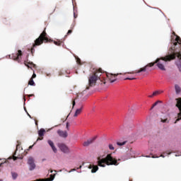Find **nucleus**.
I'll return each instance as SVG.
<instances>
[{
    "mask_svg": "<svg viewBox=\"0 0 181 181\" xmlns=\"http://www.w3.org/2000/svg\"><path fill=\"white\" fill-rule=\"evenodd\" d=\"M54 43L56 45V46H62V43L63 42L60 40H57V41H54Z\"/></svg>",
    "mask_w": 181,
    "mask_h": 181,
    "instance_id": "nucleus-21",
    "label": "nucleus"
},
{
    "mask_svg": "<svg viewBox=\"0 0 181 181\" xmlns=\"http://www.w3.org/2000/svg\"><path fill=\"white\" fill-rule=\"evenodd\" d=\"M160 156L161 158H165V156H163V154H161Z\"/></svg>",
    "mask_w": 181,
    "mask_h": 181,
    "instance_id": "nucleus-42",
    "label": "nucleus"
},
{
    "mask_svg": "<svg viewBox=\"0 0 181 181\" xmlns=\"http://www.w3.org/2000/svg\"><path fill=\"white\" fill-rule=\"evenodd\" d=\"M166 153H167L168 155H170V153H172V152H170V151H167Z\"/></svg>",
    "mask_w": 181,
    "mask_h": 181,
    "instance_id": "nucleus-38",
    "label": "nucleus"
},
{
    "mask_svg": "<svg viewBox=\"0 0 181 181\" xmlns=\"http://www.w3.org/2000/svg\"><path fill=\"white\" fill-rule=\"evenodd\" d=\"M28 85L29 86H35V81H33V79L30 78V81H28Z\"/></svg>",
    "mask_w": 181,
    "mask_h": 181,
    "instance_id": "nucleus-23",
    "label": "nucleus"
},
{
    "mask_svg": "<svg viewBox=\"0 0 181 181\" xmlns=\"http://www.w3.org/2000/svg\"><path fill=\"white\" fill-rule=\"evenodd\" d=\"M175 91L177 94H179V93H180V86H179L178 85H175Z\"/></svg>",
    "mask_w": 181,
    "mask_h": 181,
    "instance_id": "nucleus-20",
    "label": "nucleus"
},
{
    "mask_svg": "<svg viewBox=\"0 0 181 181\" xmlns=\"http://www.w3.org/2000/svg\"><path fill=\"white\" fill-rule=\"evenodd\" d=\"M45 132H46V130H45V129H40V131H38V135L40 137L37 138V141H42V139H43Z\"/></svg>",
    "mask_w": 181,
    "mask_h": 181,
    "instance_id": "nucleus-11",
    "label": "nucleus"
},
{
    "mask_svg": "<svg viewBox=\"0 0 181 181\" xmlns=\"http://www.w3.org/2000/svg\"><path fill=\"white\" fill-rule=\"evenodd\" d=\"M130 181H132V180H130Z\"/></svg>",
    "mask_w": 181,
    "mask_h": 181,
    "instance_id": "nucleus-52",
    "label": "nucleus"
},
{
    "mask_svg": "<svg viewBox=\"0 0 181 181\" xmlns=\"http://www.w3.org/2000/svg\"><path fill=\"white\" fill-rule=\"evenodd\" d=\"M28 117H30V115H28Z\"/></svg>",
    "mask_w": 181,
    "mask_h": 181,
    "instance_id": "nucleus-48",
    "label": "nucleus"
},
{
    "mask_svg": "<svg viewBox=\"0 0 181 181\" xmlns=\"http://www.w3.org/2000/svg\"><path fill=\"white\" fill-rule=\"evenodd\" d=\"M98 165L101 168H105V165L110 166L111 165H115V166H117L119 165L117 158H114L112 154H107L105 158H98Z\"/></svg>",
    "mask_w": 181,
    "mask_h": 181,
    "instance_id": "nucleus-3",
    "label": "nucleus"
},
{
    "mask_svg": "<svg viewBox=\"0 0 181 181\" xmlns=\"http://www.w3.org/2000/svg\"><path fill=\"white\" fill-rule=\"evenodd\" d=\"M50 173H53V170H50Z\"/></svg>",
    "mask_w": 181,
    "mask_h": 181,
    "instance_id": "nucleus-45",
    "label": "nucleus"
},
{
    "mask_svg": "<svg viewBox=\"0 0 181 181\" xmlns=\"http://www.w3.org/2000/svg\"><path fill=\"white\" fill-rule=\"evenodd\" d=\"M97 170H98V165H93V167L91 170V173H95V172H97Z\"/></svg>",
    "mask_w": 181,
    "mask_h": 181,
    "instance_id": "nucleus-18",
    "label": "nucleus"
},
{
    "mask_svg": "<svg viewBox=\"0 0 181 181\" xmlns=\"http://www.w3.org/2000/svg\"><path fill=\"white\" fill-rule=\"evenodd\" d=\"M28 117H30V115H28Z\"/></svg>",
    "mask_w": 181,
    "mask_h": 181,
    "instance_id": "nucleus-50",
    "label": "nucleus"
},
{
    "mask_svg": "<svg viewBox=\"0 0 181 181\" xmlns=\"http://www.w3.org/2000/svg\"><path fill=\"white\" fill-rule=\"evenodd\" d=\"M74 18L76 19V18H77V14H76L75 12H74Z\"/></svg>",
    "mask_w": 181,
    "mask_h": 181,
    "instance_id": "nucleus-36",
    "label": "nucleus"
},
{
    "mask_svg": "<svg viewBox=\"0 0 181 181\" xmlns=\"http://www.w3.org/2000/svg\"><path fill=\"white\" fill-rule=\"evenodd\" d=\"M35 124L37 125V122H35Z\"/></svg>",
    "mask_w": 181,
    "mask_h": 181,
    "instance_id": "nucleus-46",
    "label": "nucleus"
},
{
    "mask_svg": "<svg viewBox=\"0 0 181 181\" xmlns=\"http://www.w3.org/2000/svg\"><path fill=\"white\" fill-rule=\"evenodd\" d=\"M25 66H26L28 69H32L28 64H27L26 62H24Z\"/></svg>",
    "mask_w": 181,
    "mask_h": 181,
    "instance_id": "nucleus-32",
    "label": "nucleus"
},
{
    "mask_svg": "<svg viewBox=\"0 0 181 181\" xmlns=\"http://www.w3.org/2000/svg\"><path fill=\"white\" fill-rule=\"evenodd\" d=\"M49 37H47V33H46V28L42 31V33L40 35L38 38L35 40L33 47H31V53L33 54L35 53V47L36 46H40V45H43V42L47 43L49 42Z\"/></svg>",
    "mask_w": 181,
    "mask_h": 181,
    "instance_id": "nucleus-4",
    "label": "nucleus"
},
{
    "mask_svg": "<svg viewBox=\"0 0 181 181\" xmlns=\"http://www.w3.org/2000/svg\"><path fill=\"white\" fill-rule=\"evenodd\" d=\"M125 144H127V141H123V142L117 141V145H118L119 146H123V145H125Z\"/></svg>",
    "mask_w": 181,
    "mask_h": 181,
    "instance_id": "nucleus-22",
    "label": "nucleus"
},
{
    "mask_svg": "<svg viewBox=\"0 0 181 181\" xmlns=\"http://www.w3.org/2000/svg\"><path fill=\"white\" fill-rule=\"evenodd\" d=\"M28 117H30V115H28Z\"/></svg>",
    "mask_w": 181,
    "mask_h": 181,
    "instance_id": "nucleus-49",
    "label": "nucleus"
},
{
    "mask_svg": "<svg viewBox=\"0 0 181 181\" xmlns=\"http://www.w3.org/2000/svg\"><path fill=\"white\" fill-rule=\"evenodd\" d=\"M59 149L64 152V153H69V147L66 144H59Z\"/></svg>",
    "mask_w": 181,
    "mask_h": 181,
    "instance_id": "nucleus-10",
    "label": "nucleus"
},
{
    "mask_svg": "<svg viewBox=\"0 0 181 181\" xmlns=\"http://www.w3.org/2000/svg\"><path fill=\"white\" fill-rule=\"evenodd\" d=\"M103 74V77H104V80L107 82V79H105V77H107V80L110 82V83H114L115 81H117V76H119V74Z\"/></svg>",
    "mask_w": 181,
    "mask_h": 181,
    "instance_id": "nucleus-5",
    "label": "nucleus"
},
{
    "mask_svg": "<svg viewBox=\"0 0 181 181\" xmlns=\"http://www.w3.org/2000/svg\"><path fill=\"white\" fill-rule=\"evenodd\" d=\"M153 158H156V157H155V156H153Z\"/></svg>",
    "mask_w": 181,
    "mask_h": 181,
    "instance_id": "nucleus-51",
    "label": "nucleus"
},
{
    "mask_svg": "<svg viewBox=\"0 0 181 181\" xmlns=\"http://www.w3.org/2000/svg\"><path fill=\"white\" fill-rule=\"evenodd\" d=\"M32 148H33V146H29V149H32Z\"/></svg>",
    "mask_w": 181,
    "mask_h": 181,
    "instance_id": "nucleus-41",
    "label": "nucleus"
},
{
    "mask_svg": "<svg viewBox=\"0 0 181 181\" xmlns=\"http://www.w3.org/2000/svg\"><path fill=\"white\" fill-rule=\"evenodd\" d=\"M82 166L80 165L79 168H78L77 169H81Z\"/></svg>",
    "mask_w": 181,
    "mask_h": 181,
    "instance_id": "nucleus-43",
    "label": "nucleus"
},
{
    "mask_svg": "<svg viewBox=\"0 0 181 181\" xmlns=\"http://www.w3.org/2000/svg\"><path fill=\"white\" fill-rule=\"evenodd\" d=\"M0 181H2V180H0Z\"/></svg>",
    "mask_w": 181,
    "mask_h": 181,
    "instance_id": "nucleus-53",
    "label": "nucleus"
},
{
    "mask_svg": "<svg viewBox=\"0 0 181 181\" xmlns=\"http://www.w3.org/2000/svg\"><path fill=\"white\" fill-rule=\"evenodd\" d=\"M72 105H73V108L74 107V105H76V101L75 100H74L73 102H72Z\"/></svg>",
    "mask_w": 181,
    "mask_h": 181,
    "instance_id": "nucleus-35",
    "label": "nucleus"
},
{
    "mask_svg": "<svg viewBox=\"0 0 181 181\" xmlns=\"http://www.w3.org/2000/svg\"><path fill=\"white\" fill-rule=\"evenodd\" d=\"M175 64L177 66V68L179 69V71H181V61L179 60V61L176 62Z\"/></svg>",
    "mask_w": 181,
    "mask_h": 181,
    "instance_id": "nucleus-19",
    "label": "nucleus"
},
{
    "mask_svg": "<svg viewBox=\"0 0 181 181\" xmlns=\"http://www.w3.org/2000/svg\"><path fill=\"white\" fill-rule=\"evenodd\" d=\"M163 93V90H156L153 93L152 95H148L149 98H153V97H155L156 95H159V94H162Z\"/></svg>",
    "mask_w": 181,
    "mask_h": 181,
    "instance_id": "nucleus-15",
    "label": "nucleus"
},
{
    "mask_svg": "<svg viewBox=\"0 0 181 181\" xmlns=\"http://www.w3.org/2000/svg\"><path fill=\"white\" fill-rule=\"evenodd\" d=\"M109 149H110V151H114L115 148H114V146H112V144H109Z\"/></svg>",
    "mask_w": 181,
    "mask_h": 181,
    "instance_id": "nucleus-29",
    "label": "nucleus"
},
{
    "mask_svg": "<svg viewBox=\"0 0 181 181\" xmlns=\"http://www.w3.org/2000/svg\"><path fill=\"white\" fill-rule=\"evenodd\" d=\"M175 57V55L170 54L165 57L158 58L154 62L148 63L145 66L141 67L138 70L133 71L132 72H126L124 73V74H141V73H145V71H146V70H148L149 67H153L156 64L160 70L165 71L166 69L165 68V65H163V63H162L160 60H162L163 62H170V60H173Z\"/></svg>",
    "mask_w": 181,
    "mask_h": 181,
    "instance_id": "nucleus-1",
    "label": "nucleus"
},
{
    "mask_svg": "<svg viewBox=\"0 0 181 181\" xmlns=\"http://www.w3.org/2000/svg\"><path fill=\"white\" fill-rule=\"evenodd\" d=\"M13 179H16L18 177V174L16 173H12Z\"/></svg>",
    "mask_w": 181,
    "mask_h": 181,
    "instance_id": "nucleus-26",
    "label": "nucleus"
},
{
    "mask_svg": "<svg viewBox=\"0 0 181 181\" xmlns=\"http://www.w3.org/2000/svg\"><path fill=\"white\" fill-rule=\"evenodd\" d=\"M95 139H97V136L88 139L86 141L83 142V146H90V145H91V144H93V142H94Z\"/></svg>",
    "mask_w": 181,
    "mask_h": 181,
    "instance_id": "nucleus-8",
    "label": "nucleus"
},
{
    "mask_svg": "<svg viewBox=\"0 0 181 181\" xmlns=\"http://www.w3.org/2000/svg\"><path fill=\"white\" fill-rule=\"evenodd\" d=\"M47 142L49 146H51L53 152H54V153H57V148L54 146V143H53L52 140H48Z\"/></svg>",
    "mask_w": 181,
    "mask_h": 181,
    "instance_id": "nucleus-14",
    "label": "nucleus"
},
{
    "mask_svg": "<svg viewBox=\"0 0 181 181\" xmlns=\"http://www.w3.org/2000/svg\"><path fill=\"white\" fill-rule=\"evenodd\" d=\"M71 33H73V30H68L66 35H65V37L69 36V35H71Z\"/></svg>",
    "mask_w": 181,
    "mask_h": 181,
    "instance_id": "nucleus-28",
    "label": "nucleus"
},
{
    "mask_svg": "<svg viewBox=\"0 0 181 181\" xmlns=\"http://www.w3.org/2000/svg\"><path fill=\"white\" fill-rule=\"evenodd\" d=\"M160 103V100L156 101L154 104H153V106L151 107V110L154 107H156L157 104H159Z\"/></svg>",
    "mask_w": 181,
    "mask_h": 181,
    "instance_id": "nucleus-27",
    "label": "nucleus"
},
{
    "mask_svg": "<svg viewBox=\"0 0 181 181\" xmlns=\"http://www.w3.org/2000/svg\"><path fill=\"white\" fill-rule=\"evenodd\" d=\"M146 158H149V156H146Z\"/></svg>",
    "mask_w": 181,
    "mask_h": 181,
    "instance_id": "nucleus-47",
    "label": "nucleus"
},
{
    "mask_svg": "<svg viewBox=\"0 0 181 181\" xmlns=\"http://www.w3.org/2000/svg\"><path fill=\"white\" fill-rule=\"evenodd\" d=\"M124 80H136V78H126Z\"/></svg>",
    "mask_w": 181,
    "mask_h": 181,
    "instance_id": "nucleus-31",
    "label": "nucleus"
},
{
    "mask_svg": "<svg viewBox=\"0 0 181 181\" xmlns=\"http://www.w3.org/2000/svg\"><path fill=\"white\" fill-rule=\"evenodd\" d=\"M81 111H83V105H81V107L77 109L74 115V117H78L81 114Z\"/></svg>",
    "mask_w": 181,
    "mask_h": 181,
    "instance_id": "nucleus-16",
    "label": "nucleus"
},
{
    "mask_svg": "<svg viewBox=\"0 0 181 181\" xmlns=\"http://www.w3.org/2000/svg\"><path fill=\"white\" fill-rule=\"evenodd\" d=\"M99 81V84H105L106 81L104 79V74H103V69H99L95 70L89 75L88 77V86L86 87V90H90V87H94L97 84V81Z\"/></svg>",
    "mask_w": 181,
    "mask_h": 181,
    "instance_id": "nucleus-2",
    "label": "nucleus"
},
{
    "mask_svg": "<svg viewBox=\"0 0 181 181\" xmlns=\"http://www.w3.org/2000/svg\"><path fill=\"white\" fill-rule=\"evenodd\" d=\"M18 148H21V145L18 144L16 146V151L15 153H13V160H17V159H22V158H19L18 156H15V155H16V152L18 151Z\"/></svg>",
    "mask_w": 181,
    "mask_h": 181,
    "instance_id": "nucleus-17",
    "label": "nucleus"
},
{
    "mask_svg": "<svg viewBox=\"0 0 181 181\" xmlns=\"http://www.w3.org/2000/svg\"><path fill=\"white\" fill-rule=\"evenodd\" d=\"M173 35H176V33H175V32H173Z\"/></svg>",
    "mask_w": 181,
    "mask_h": 181,
    "instance_id": "nucleus-44",
    "label": "nucleus"
},
{
    "mask_svg": "<svg viewBox=\"0 0 181 181\" xmlns=\"http://www.w3.org/2000/svg\"><path fill=\"white\" fill-rule=\"evenodd\" d=\"M70 126V124H69V122L66 123V129L69 130V127Z\"/></svg>",
    "mask_w": 181,
    "mask_h": 181,
    "instance_id": "nucleus-34",
    "label": "nucleus"
},
{
    "mask_svg": "<svg viewBox=\"0 0 181 181\" xmlns=\"http://www.w3.org/2000/svg\"><path fill=\"white\" fill-rule=\"evenodd\" d=\"M177 108L180 111L177 116L178 117L177 121H180L181 119V98H177Z\"/></svg>",
    "mask_w": 181,
    "mask_h": 181,
    "instance_id": "nucleus-9",
    "label": "nucleus"
},
{
    "mask_svg": "<svg viewBox=\"0 0 181 181\" xmlns=\"http://www.w3.org/2000/svg\"><path fill=\"white\" fill-rule=\"evenodd\" d=\"M80 62H81L80 59H77V63H80Z\"/></svg>",
    "mask_w": 181,
    "mask_h": 181,
    "instance_id": "nucleus-40",
    "label": "nucleus"
},
{
    "mask_svg": "<svg viewBox=\"0 0 181 181\" xmlns=\"http://www.w3.org/2000/svg\"><path fill=\"white\" fill-rule=\"evenodd\" d=\"M57 134H58V135H59V136H62V138H67V136L69 135L67 134V132L62 131V130H58Z\"/></svg>",
    "mask_w": 181,
    "mask_h": 181,
    "instance_id": "nucleus-13",
    "label": "nucleus"
},
{
    "mask_svg": "<svg viewBox=\"0 0 181 181\" xmlns=\"http://www.w3.org/2000/svg\"><path fill=\"white\" fill-rule=\"evenodd\" d=\"M28 165H29V170H34L36 168V164H35V160L33 158L30 157L28 160Z\"/></svg>",
    "mask_w": 181,
    "mask_h": 181,
    "instance_id": "nucleus-7",
    "label": "nucleus"
},
{
    "mask_svg": "<svg viewBox=\"0 0 181 181\" xmlns=\"http://www.w3.org/2000/svg\"><path fill=\"white\" fill-rule=\"evenodd\" d=\"M74 171H76V168L71 169V170L69 171V173H70L71 172H74Z\"/></svg>",
    "mask_w": 181,
    "mask_h": 181,
    "instance_id": "nucleus-37",
    "label": "nucleus"
},
{
    "mask_svg": "<svg viewBox=\"0 0 181 181\" xmlns=\"http://www.w3.org/2000/svg\"><path fill=\"white\" fill-rule=\"evenodd\" d=\"M28 64H30L33 67H36V64H33V62H28Z\"/></svg>",
    "mask_w": 181,
    "mask_h": 181,
    "instance_id": "nucleus-30",
    "label": "nucleus"
},
{
    "mask_svg": "<svg viewBox=\"0 0 181 181\" xmlns=\"http://www.w3.org/2000/svg\"><path fill=\"white\" fill-rule=\"evenodd\" d=\"M33 95H33V94L28 95V97H33Z\"/></svg>",
    "mask_w": 181,
    "mask_h": 181,
    "instance_id": "nucleus-39",
    "label": "nucleus"
},
{
    "mask_svg": "<svg viewBox=\"0 0 181 181\" xmlns=\"http://www.w3.org/2000/svg\"><path fill=\"white\" fill-rule=\"evenodd\" d=\"M8 160H4L2 163H0V168H2L5 163H7Z\"/></svg>",
    "mask_w": 181,
    "mask_h": 181,
    "instance_id": "nucleus-25",
    "label": "nucleus"
},
{
    "mask_svg": "<svg viewBox=\"0 0 181 181\" xmlns=\"http://www.w3.org/2000/svg\"><path fill=\"white\" fill-rule=\"evenodd\" d=\"M31 78H32V79L36 78V74L33 73V74Z\"/></svg>",
    "mask_w": 181,
    "mask_h": 181,
    "instance_id": "nucleus-33",
    "label": "nucleus"
},
{
    "mask_svg": "<svg viewBox=\"0 0 181 181\" xmlns=\"http://www.w3.org/2000/svg\"><path fill=\"white\" fill-rule=\"evenodd\" d=\"M176 37L175 39V40L173 42V46L174 47V50H176V49H177V47H176V46H179L180 50H181V39H180V37L177 36V35H175ZM178 59H180V60H181V54L179 53L178 54Z\"/></svg>",
    "mask_w": 181,
    "mask_h": 181,
    "instance_id": "nucleus-6",
    "label": "nucleus"
},
{
    "mask_svg": "<svg viewBox=\"0 0 181 181\" xmlns=\"http://www.w3.org/2000/svg\"><path fill=\"white\" fill-rule=\"evenodd\" d=\"M160 121L163 123H166V122L168 123L169 122V120L168 119V118H165V119L161 118Z\"/></svg>",
    "mask_w": 181,
    "mask_h": 181,
    "instance_id": "nucleus-24",
    "label": "nucleus"
},
{
    "mask_svg": "<svg viewBox=\"0 0 181 181\" xmlns=\"http://www.w3.org/2000/svg\"><path fill=\"white\" fill-rule=\"evenodd\" d=\"M20 56H22V51L21 49L18 51L17 54L12 55L11 59H13V60L18 61L19 60Z\"/></svg>",
    "mask_w": 181,
    "mask_h": 181,
    "instance_id": "nucleus-12",
    "label": "nucleus"
}]
</instances>
